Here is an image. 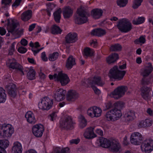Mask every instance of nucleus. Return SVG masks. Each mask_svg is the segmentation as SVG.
Wrapping results in <instances>:
<instances>
[{"instance_id": "nucleus-1", "label": "nucleus", "mask_w": 153, "mask_h": 153, "mask_svg": "<svg viewBox=\"0 0 153 153\" xmlns=\"http://www.w3.org/2000/svg\"><path fill=\"white\" fill-rule=\"evenodd\" d=\"M7 22V30L8 33L6 35L7 36H10V33L14 36H20L23 34V29L19 30L17 28L19 25L16 20L13 19H8Z\"/></svg>"}, {"instance_id": "nucleus-2", "label": "nucleus", "mask_w": 153, "mask_h": 153, "mask_svg": "<svg viewBox=\"0 0 153 153\" xmlns=\"http://www.w3.org/2000/svg\"><path fill=\"white\" fill-rule=\"evenodd\" d=\"M122 116L120 109L117 108H114L106 113L105 119L108 121L114 122L118 120Z\"/></svg>"}, {"instance_id": "nucleus-3", "label": "nucleus", "mask_w": 153, "mask_h": 153, "mask_svg": "<svg viewBox=\"0 0 153 153\" xmlns=\"http://www.w3.org/2000/svg\"><path fill=\"white\" fill-rule=\"evenodd\" d=\"M49 77L50 79H54L55 81L59 82L62 86H65L70 81V79L67 74L60 71L57 74H55L53 75H49Z\"/></svg>"}, {"instance_id": "nucleus-4", "label": "nucleus", "mask_w": 153, "mask_h": 153, "mask_svg": "<svg viewBox=\"0 0 153 153\" xmlns=\"http://www.w3.org/2000/svg\"><path fill=\"white\" fill-rule=\"evenodd\" d=\"M77 13L79 16L75 19V22L78 24H82L86 23L88 21V13L84 10L83 6L78 9Z\"/></svg>"}, {"instance_id": "nucleus-5", "label": "nucleus", "mask_w": 153, "mask_h": 153, "mask_svg": "<svg viewBox=\"0 0 153 153\" xmlns=\"http://www.w3.org/2000/svg\"><path fill=\"white\" fill-rule=\"evenodd\" d=\"M6 65L9 68L19 71L21 75H25V70H24L23 67L18 63L15 59L12 58L8 59L6 62Z\"/></svg>"}, {"instance_id": "nucleus-6", "label": "nucleus", "mask_w": 153, "mask_h": 153, "mask_svg": "<svg viewBox=\"0 0 153 153\" xmlns=\"http://www.w3.org/2000/svg\"><path fill=\"white\" fill-rule=\"evenodd\" d=\"M13 132V128L10 124L4 123L0 126V135L2 136L10 137Z\"/></svg>"}, {"instance_id": "nucleus-7", "label": "nucleus", "mask_w": 153, "mask_h": 153, "mask_svg": "<svg viewBox=\"0 0 153 153\" xmlns=\"http://www.w3.org/2000/svg\"><path fill=\"white\" fill-rule=\"evenodd\" d=\"M126 73L125 71H120L117 66H114L110 70L108 76L110 78L120 80L123 78Z\"/></svg>"}, {"instance_id": "nucleus-8", "label": "nucleus", "mask_w": 153, "mask_h": 153, "mask_svg": "<svg viewBox=\"0 0 153 153\" xmlns=\"http://www.w3.org/2000/svg\"><path fill=\"white\" fill-rule=\"evenodd\" d=\"M117 26L121 32H128L132 28L131 23L126 19H123L119 22Z\"/></svg>"}, {"instance_id": "nucleus-9", "label": "nucleus", "mask_w": 153, "mask_h": 153, "mask_svg": "<svg viewBox=\"0 0 153 153\" xmlns=\"http://www.w3.org/2000/svg\"><path fill=\"white\" fill-rule=\"evenodd\" d=\"M128 90L126 86H119L115 89L110 94V96L116 99H118L124 96Z\"/></svg>"}, {"instance_id": "nucleus-10", "label": "nucleus", "mask_w": 153, "mask_h": 153, "mask_svg": "<svg viewBox=\"0 0 153 153\" xmlns=\"http://www.w3.org/2000/svg\"><path fill=\"white\" fill-rule=\"evenodd\" d=\"M53 104V100L48 97L43 98L38 104L39 108L42 110H48L52 107Z\"/></svg>"}, {"instance_id": "nucleus-11", "label": "nucleus", "mask_w": 153, "mask_h": 153, "mask_svg": "<svg viewBox=\"0 0 153 153\" xmlns=\"http://www.w3.org/2000/svg\"><path fill=\"white\" fill-rule=\"evenodd\" d=\"M74 123L71 117L66 116L60 121V126L62 128L70 129L72 128Z\"/></svg>"}, {"instance_id": "nucleus-12", "label": "nucleus", "mask_w": 153, "mask_h": 153, "mask_svg": "<svg viewBox=\"0 0 153 153\" xmlns=\"http://www.w3.org/2000/svg\"><path fill=\"white\" fill-rule=\"evenodd\" d=\"M141 150L145 153H149L153 149V140H146L143 141L140 146Z\"/></svg>"}, {"instance_id": "nucleus-13", "label": "nucleus", "mask_w": 153, "mask_h": 153, "mask_svg": "<svg viewBox=\"0 0 153 153\" xmlns=\"http://www.w3.org/2000/svg\"><path fill=\"white\" fill-rule=\"evenodd\" d=\"M143 139L142 135L140 133L135 132L131 134L130 140L132 144L134 145H138L140 144Z\"/></svg>"}, {"instance_id": "nucleus-14", "label": "nucleus", "mask_w": 153, "mask_h": 153, "mask_svg": "<svg viewBox=\"0 0 153 153\" xmlns=\"http://www.w3.org/2000/svg\"><path fill=\"white\" fill-rule=\"evenodd\" d=\"M66 92V91L63 89L58 88L54 91L53 97L57 101H62L65 99Z\"/></svg>"}, {"instance_id": "nucleus-15", "label": "nucleus", "mask_w": 153, "mask_h": 153, "mask_svg": "<svg viewBox=\"0 0 153 153\" xmlns=\"http://www.w3.org/2000/svg\"><path fill=\"white\" fill-rule=\"evenodd\" d=\"M44 131L43 125L41 124H36L33 126L32 131L33 134L36 137H41Z\"/></svg>"}, {"instance_id": "nucleus-16", "label": "nucleus", "mask_w": 153, "mask_h": 153, "mask_svg": "<svg viewBox=\"0 0 153 153\" xmlns=\"http://www.w3.org/2000/svg\"><path fill=\"white\" fill-rule=\"evenodd\" d=\"M8 94L12 98H15L17 95L16 88L15 85L10 83L6 86Z\"/></svg>"}, {"instance_id": "nucleus-17", "label": "nucleus", "mask_w": 153, "mask_h": 153, "mask_svg": "<svg viewBox=\"0 0 153 153\" xmlns=\"http://www.w3.org/2000/svg\"><path fill=\"white\" fill-rule=\"evenodd\" d=\"M141 95L142 98L146 100L150 98V94L151 89L148 87H143L141 88Z\"/></svg>"}, {"instance_id": "nucleus-18", "label": "nucleus", "mask_w": 153, "mask_h": 153, "mask_svg": "<svg viewBox=\"0 0 153 153\" xmlns=\"http://www.w3.org/2000/svg\"><path fill=\"white\" fill-rule=\"evenodd\" d=\"M77 35L75 33H70L65 37V41L67 43H73L77 40Z\"/></svg>"}, {"instance_id": "nucleus-19", "label": "nucleus", "mask_w": 153, "mask_h": 153, "mask_svg": "<svg viewBox=\"0 0 153 153\" xmlns=\"http://www.w3.org/2000/svg\"><path fill=\"white\" fill-rule=\"evenodd\" d=\"M153 68L152 65L149 64V66H147L142 68L140 71V74L143 77L148 76L152 72Z\"/></svg>"}, {"instance_id": "nucleus-20", "label": "nucleus", "mask_w": 153, "mask_h": 153, "mask_svg": "<svg viewBox=\"0 0 153 153\" xmlns=\"http://www.w3.org/2000/svg\"><path fill=\"white\" fill-rule=\"evenodd\" d=\"M94 128L89 127L86 128L84 133L85 137L87 139H91L96 137L94 132Z\"/></svg>"}, {"instance_id": "nucleus-21", "label": "nucleus", "mask_w": 153, "mask_h": 153, "mask_svg": "<svg viewBox=\"0 0 153 153\" xmlns=\"http://www.w3.org/2000/svg\"><path fill=\"white\" fill-rule=\"evenodd\" d=\"M90 84L93 85H97L100 86H102L105 84V82L101 79V77L99 76L94 77L92 81H89Z\"/></svg>"}, {"instance_id": "nucleus-22", "label": "nucleus", "mask_w": 153, "mask_h": 153, "mask_svg": "<svg viewBox=\"0 0 153 153\" xmlns=\"http://www.w3.org/2000/svg\"><path fill=\"white\" fill-rule=\"evenodd\" d=\"M12 149L13 153H22V145L18 142H16L14 143Z\"/></svg>"}, {"instance_id": "nucleus-23", "label": "nucleus", "mask_w": 153, "mask_h": 153, "mask_svg": "<svg viewBox=\"0 0 153 153\" xmlns=\"http://www.w3.org/2000/svg\"><path fill=\"white\" fill-rule=\"evenodd\" d=\"M32 11L31 10H28L23 13L21 15V19L24 22H26L32 17Z\"/></svg>"}, {"instance_id": "nucleus-24", "label": "nucleus", "mask_w": 153, "mask_h": 153, "mask_svg": "<svg viewBox=\"0 0 153 153\" xmlns=\"http://www.w3.org/2000/svg\"><path fill=\"white\" fill-rule=\"evenodd\" d=\"M78 97V94L74 90H71L68 92L67 100H69L74 101Z\"/></svg>"}, {"instance_id": "nucleus-25", "label": "nucleus", "mask_w": 153, "mask_h": 153, "mask_svg": "<svg viewBox=\"0 0 153 153\" xmlns=\"http://www.w3.org/2000/svg\"><path fill=\"white\" fill-rule=\"evenodd\" d=\"M76 64L75 59L72 56H70L66 61L65 65L67 69H70Z\"/></svg>"}, {"instance_id": "nucleus-26", "label": "nucleus", "mask_w": 153, "mask_h": 153, "mask_svg": "<svg viewBox=\"0 0 153 153\" xmlns=\"http://www.w3.org/2000/svg\"><path fill=\"white\" fill-rule=\"evenodd\" d=\"M25 117L27 121L30 123H34L36 122V120L33 113L30 111H28L26 113Z\"/></svg>"}, {"instance_id": "nucleus-27", "label": "nucleus", "mask_w": 153, "mask_h": 153, "mask_svg": "<svg viewBox=\"0 0 153 153\" xmlns=\"http://www.w3.org/2000/svg\"><path fill=\"white\" fill-rule=\"evenodd\" d=\"M111 141H110L103 137L100 138L99 142L101 146L102 147L108 148L110 147Z\"/></svg>"}, {"instance_id": "nucleus-28", "label": "nucleus", "mask_w": 153, "mask_h": 153, "mask_svg": "<svg viewBox=\"0 0 153 153\" xmlns=\"http://www.w3.org/2000/svg\"><path fill=\"white\" fill-rule=\"evenodd\" d=\"M119 59L118 55L114 53L109 55L106 58L107 62L109 64L114 62Z\"/></svg>"}, {"instance_id": "nucleus-29", "label": "nucleus", "mask_w": 153, "mask_h": 153, "mask_svg": "<svg viewBox=\"0 0 153 153\" xmlns=\"http://www.w3.org/2000/svg\"><path fill=\"white\" fill-rule=\"evenodd\" d=\"M102 11L100 9H95L91 11V15L95 19H98L100 18L102 16Z\"/></svg>"}, {"instance_id": "nucleus-30", "label": "nucleus", "mask_w": 153, "mask_h": 153, "mask_svg": "<svg viewBox=\"0 0 153 153\" xmlns=\"http://www.w3.org/2000/svg\"><path fill=\"white\" fill-rule=\"evenodd\" d=\"M73 10L69 7L64 8L63 11V15L65 19H68L72 15Z\"/></svg>"}, {"instance_id": "nucleus-31", "label": "nucleus", "mask_w": 153, "mask_h": 153, "mask_svg": "<svg viewBox=\"0 0 153 153\" xmlns=\"http://www.w3.org/2000/svg\"><path fill=\"white\" fill-rule=\"evenodd\" d=\"M106 33L105 30L101 28L95 29L93 30L91 32V34L93 36H101Z\"/></svg>"}, {"instance_id": "nucleus-32", "label": "nucleus", "mask_w": 153, "mask_h": 153, "mask_svg": "<svg viewBox=\"0 0 153 153\" xmlns=\"http://www.w3.org/2000/svg\"><path fill=\"white\" fill-rule=\"evenodd\" d=\"M110 147L111 149L114 152H117L120 148V145L118 141L115 140L111 141Z\"/></svg>"}, {"instance_id": "nucleus-33", "label": "nucleus", "mask_w": 153, "mask_h": 153, "mask_svg": "<svg viewBox=\"0 0 153 153\" xmlns=\"http://www.w3.org/2000/svg\"><path fill=\"white\" fill-rule=\"evenodd\" d=\"M125 117L126 121H132L135 117V112L132 111H128L125 114Z\"/></svg>"}, {"instance_id": "nucleus-34", "label": "nucleus", "mask_w": 153, "mask_h": 153, "mask_svg": "<svg viewBox=\"0 0 153 153\" xmlns=\"http://www.w3.org/2000/svg\"><path fill=\"white\" fill-rule=\"evenodd\" d=\"M61 9L60 8L56 10L53 13L54 18L55 22L59 23L61 18Z\"/></svg>"}, {"instance_id": "nucleus-35", "label": "nucleus", "mask_w": 153, "mask_h": 153, "mask_svg": "<svg viewBox=\"0 0 153 153\" xmlns=\"http://www.w3.org/2000/svg\"><path fill=\"white\" fill-rule=\"evenodd\" d=\"M7 98L5 90L0 87V103L5 102Z\"/></svg>"}, {"instance_id": "nucleus-36", "label": "nucleus", "mask_w": 153, "mask_h": 153, "mask_svg": "<svg viewBox=\"0 0 153 153\" xmlns=\"http://www.w3.org/2000/svg\"><path fill=\"white\" fill-rule=\"evenodd\" d=\"M54 151L56 153H69V149L66 147L62 149L59 147L55 148Z\"/></svg>"}, {"instance_id": "nucleus-37", "label": "nucleus", "mask_w": 153, "mask_h": 153, "mask_svg": "<svg viewBox=\"0 0 153 153\" xmlns=\"http://www.w3.org/2000/svg\"><path fill=\"white\" fill-rule=\"evenodd\" d=\"M79 118L80 121L79 127L81 128H83L86 126L87 121L84 117L82 115H80Z\"/></svg>"}, {"instance_id": "nucleus-38", "label": "nucleus", "mask_w": 153, "mask_h": 153, "mask_svg": "<svg viewBox=\"0 0 153 153\" xmlns=\"http://www.w3.org/2000/svg\"><path fill=\"white\" fill-rule=\"evenodd\" d=\"M51 30V33L53 34H60L62 31L59 27L56 25H54L52 26Z\"/></svg>"}, {"instance_id": "nucleus-39", "label": "nucleus", "mask_w": 153, "mask_h": 153, "mask_svg": "<svg viewBox=\"0 0 153 153\" xmlns=\"http://www.w3.org/2000/svg\"><path fill=\"white\" fill-rule=\"evenodd\" d=\"M145 18L143 17H139L137 18L134 19L132 21L133 23L135 25L141 24L144 22Z\"/></svg>"}, {"instance_id": "nucleus-40", "label": "nucleus", "mask_w": 153, "mask_h": 153, "mask_svg": "<svg viewBox=\"0 0 153 153\" xmlns=\"http://www.w3.org/2000/svg\"><path fill=\"white\" fill-rule=\"evenodd\" d=\"M9 145V142L7 140H0V147L1 149H3L4 151V149L7 148Z\"/></svg>"}, {"instance_id": "nucleus-41", "label": "nucleus", "mask_w": 153, "mask_h": 153, "mask_svg": "<svg viewBox=\"0 0 153 153\" xmlns=\"http://www.w3.org/2000/svg\"><path fill=\"white\" fill-rule=\"evenodd\" d=\"M94 52V51L93 49L87 48L84 49V54L86 56H90L93 55Z\"/></svg>"}, {"instance_id": "nucleus-42", "label": "nucleus", "mask_w": 153, "mask_h": 153, "mask_svg": "<svg viewBox=\"0 0 153 153\" xmlns=\"http://www.w3.org/2000/svg\"><path fill=\"white\" fill-rule=\"evenodd\" d=\"M27 78L30 80L34 79L35 78V72L33 69H30L27 73Z\"/></svg>"}, {"instance_id": "nucleus-43", "label": "nucleus", "mask_w": 153, "mask_h": 153, "mask_svg": "<svg viewBox=\"0 0 153 153\" xmlns=\"http://www.w3.org/2000/svg\"><path fill=\"white\" fill-rule=\"evenodd\" d=\"M122 47L118 44H116L111 46L110 50L112 51H120L121 50Z\"/></svg>"}, {"instance_id": "nucleus-44", "label": "nucleus", "mask_w": 153, "mask_h": 153, "mask_svg": "<svg viewBox=\"0 0 153 153\" xmlns=\"http://www.w3.org/2000/svg\"><path fill=\"white\" fill-rule=\"evenodd\" d=\"M95 108V106L91 107L89 108L87 111L88 115L92 118L94 117Z\"/></svg>"}, {"instance_id": "nucleus-45", "label": "nucleus", "mask_w": 153, "mask_h": 153, "mask_svg": "<svg viewBox=\"0 0 153 153\" xmlns=\"http://www.w3.org/2000/svg\"><path fill=\"white\" fill-rule=\"evenodd\" d=\"M146 41L145 37L142 36H140L139 38L136 39L134 41V42L136 44H144Z\"/></svg>"}, {"instance_id": "nucleus-46", "label": "nucleus", "mask_w": 153, "mask_h": 153, "mask_svg": "<svg viewBox=\"0 0 153 153\" xmlns=\"http://www.w3.org/2000/svg\"><path fill=\"white\" fill-rule=\"evenodd\" d=\"M59 54L55 52L50 54L49 56V59L51 61H53L56 60L58 57Z\"/></svg>"}, {"instance_id": "nucleus-47", "label": "nucleus", "mask_w": 153, "mask_h": 153, "mask_svg": "<svg viewBox=\"0 0 153 153\" xmlns=\"http://www.w3.org/2000/svg\"><path fill=\"white\" fill-rule=\"evenodd\" d=\"M102 113L101 109L99 107L95 106L94 111V117H98L100 116Z\"/></svg>"}, {"instance_id": "nucleus-48", "label": "nucleus", "mask_w": 153, "mask_h": 153, "mask_svg": "<svg viewBox=\"0 0 153 153\" xmlns=\"http://www.w3.org/2000/svg\"><path fill=\"white\" fill-rule=\"evenodd\" d=\"M143 0H134L133 4L132 5V7L134 9H137L141 4Z\"/></svg>"}, {"instance_id": "nucleus-49", "label": "nucleus", "mask_w": 153, "mask_h": 153, "mask_svg": "<svg viewBox=\"0 0 153 153\" xmlns=\"http://www.w3.org/2000/svg\"><path fill=\"white\" fill-rule=\"evenodd\" d=\"M128 3V0H118L117 4L120 7L125 6Z\"/></svg>"}, {"instance_id": "nucleus-50", "label": "nucleus", "mask_w": 153, "mask_h": 153, "mask_svg": "<svg viewBox=\"0 0 153 153\" xmlns=\"http://www.w3.org/2000/svg\"><path fill=\"white\" fill-rule=\"evenodd\" d=\"M145 123L144 120L139 121L137 124L138 128H146V125Z\"/></svg>"}, {"instance_id": "nucleus-51", "label": "nucleus", "mask_w": 153, "mask_h": 153, "mask_svg": "<svg viewBox=\"0 0 153 153\" xmlns=\"http://www.w3.org/2000/svg\"><path fill=\"white\" fill-rule=\"evenodd\" d=\"M15 42L13 43L10 48H9V51L8 54L10 55H12L13 54V52L15 50Z\"/></svg>"}, {"instance_id": "nucleus-52", "label": "nucleus", "mask_w": 153, "mask_h": 153, "mask_svg": "<svg viewBox=\"0 0 153 153\" xmlns=\"http://www.w3.org/2000/svg\"><path fill=\"white\" fill-rule=\"evenodd\" d=\"M146 127H148L150 126L152 124V120L150 119H147L144 120Z\"/></svg>"}, {"instance_id": "nucleus-53", "label": "nucleus", "mask_w": 153, "mask_h": 153, "mask_svg": "<svg viewBox=\"0 0 153 153\" xmlns=\"http://www.w3.org/2000/svg\"><path fill=\"white\" fill-rule=\"evenodd\" d=\"M57 115L55 112H53L48 117L49 119L51 121H53L56 118Z\"/></svg>"}, {"instance_id": "nucleus-54", "label": "nucleus", "mask_w": 153, "mask_h": 153, "mask_svg": "<svg viewBox=\"0 0 153 153\" xmlns=\"http://www.w3.org/2000/svg\"><path fill=\"white\" fill-rule=\"evenodd\" d=\"M124 103L122 102H118L117 103V107L116 108H118L120 110L124 106Z\"/></svg>"}, {"instance_id": "nucleus-55", "label": "nucleus", "mask_w": 153, "mask_h": 153, "mask_svg": "<svg viewBox=\"0 0 153 153\" xmlns=\"http://www.w3.org/2000/svg\"><path fill=\"white\" fill-rule=\"evenodd\" d=\"M18 51L19 53H24L27 51V49L26 48L23 47H20L19 48Z\"/></svg>"}, {"instance_id": "nucleus-56", "label": "nucleus", "mask_w": 153, "mask_h": 153, "mask_svg": "<svg viewBox=\"0 0 153 153\" xmlns=\"http://www.w3.org/2000/svg\"><path fill=\"white\" fill-rule=\"evenodd\" d=\"M12 0H2V4L5 6L9 5L11 2Z\"/></svg>"}, {"instance_id": "nucleus-57", "label": "nucleus", "mask_w": 153, "mask_h": 153, "mask_svg": "<svg viewBox=\"0 0 153 153\" xmlns=\"http://www.w3.org/2000/svg\"><path fill=\"white\" fill-rule=\"evenodd\" d=\"M80 140V139L79 138L74 139L70 140V143L71 144H77L79 143Z\"/></svg>"}, {"instance_id": "nucleus-58", "label": "nucleus", "mask_w": 153, "mask_h": 153, "mask_svg": "<svg viewBox=\"0 0 153 153\" xmlns=\"http://www.w3.org/2000/svg\"><path fill=\"white\" fill-rule=\"evenodd\" d=\"M90 44L91 46L95 48L97 46V42L96 40H91L90 41Z\"/></svg>"}, {"instance_id": "nucleus-59", "label": "nucleus", "mask_w": 153, "mask_h": 153, "mask_svg": "<svg viewBox=\"0 0 153 153\" xmlns=\"http://www.w3.org/2000/svg\"><path fill=\"white\" fill-rule=\"evenodd\" d=\"M41 58L42 60L44 61H46L48 60V58L46 57L45 53V52L42 53Z\"/></svg>"}, {"instance_id": "nucleus-60", "label": "nucleus", "mask_w": 153, "mask_h": 153, "mask_svg": "<svg viewBox=\"0 0 153 153\" xmlns=\"http://www.w3.org/2000/svg\"><path fill=\"white\" fill-rule=\"evenodd\" d=\"M21 44L24 46H26L28 43L27 41L25 39H22L20 41Z\"/></svg>"}, {"instance_id": "nucleus-61", "label": "nucleus", "mask_w": 153, "mask_h": 153, "mask_svg": "<svg viewBox=\"0 0 153 153\" xmlns=\"http://www.w3.org/2000/svg\"><path fill=\"white\" fill-rule=\"evenodd\" d=\"M92 87L94 92L97 94H99L100 93V91L96 87L92 85Z\"/></svg>"}, {"instance_id": "nucleus-62", "label": "nucleus", "mask_w": 153, "mask_h": 153, "mask_svg": "<svg viewBox=\"0 0 153 153\" xmlns=\"http://www.w3.org/2000/svg\"><path fill=\"white\" fill-rule=\"evenodd\" d=\"M6 33L5 30L2 27H0V34L1 35H3L5 34Z\"/></svg>"}, {"instance_id": "nucleus-63", "label": "nucleus", "mask_w": 153, "mask_h": 153, "mask_svg": "<svg viewBox=\"0 0 153 153\" xmlns=\"http://www.w3.org/2000/svg\"><path fill=\"white\" fill-rule=\"evenodd\" d=\"M106 109H108L110 108L111 106V104L110 102H108L105 103Z\"/></svg>"}, {"instance_id": "nucleus-64", "label": "nucleus", "mask_w": 153, "mask_h": 153, "mask_svg": "<svg viewBox=\"0 0 153 153\" xmlns=\"http://www.w3.org/2000/svg\"><path fill=\"white\" fill-rule=\"evenodd\" d=\"M97 133L100 136H102L103 134V132L100 129H97L96 131Z\"/></svg>"}]
</instances>
